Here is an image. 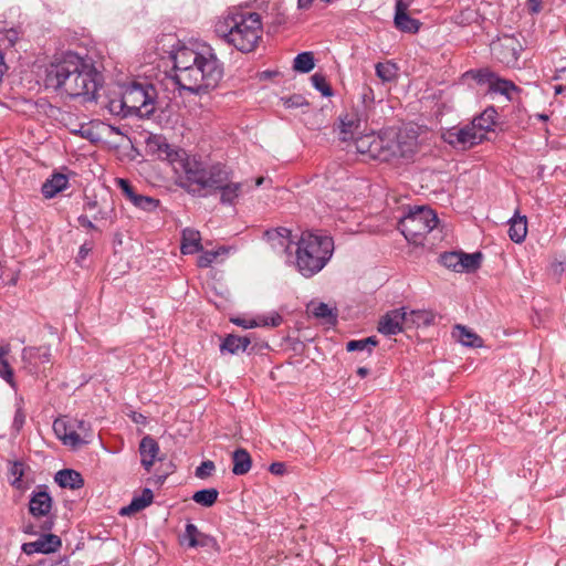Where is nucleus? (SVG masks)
Segmentation results:
<instances>
[{
	"label": "nucleus",
	"mask_w": 566,
	"mask_h": 566,
	"mask_svg": "<svg viewBox=\"0 0 566 566\" xmlns=\"http://www.w3.org/2000/svg\"><path fill=\"white\" fill-rule=\"evenodd\" d=\"M174 81L180 90L195 94L214 88L223 75V67L210 45L182 46L174 56Z\"/></svg>",
	"instance_id": "obj_1"
},
{
	"label": "nucleus",
	"mask_w": 566,
	"mask_h": 566,
	"mask_svg": "<svg viewBox=\"0 0 566 566\" xmlns=\"http://www.w3.org/2000/svg\"><path fill=\"white\" fill-rule=\"evenodd\" d=\"M46 83L71 97H82L84 102H93L97 99L103 75L91 57L66 52L49 66Z\"/></svg>",
	"instance_id": "obj_2"
},
{
	"label": "nucleus",
	"mask_w": 566,
	"mask_h": 566,
	"mask_svg": "<svg viewBox=\"0 0 566 566\" xmlns=\"http://www.w3.org/2000/svg\"><path fill=\"white\" fill-rule=\"evenodd\" d=\"M357 153L368 159L391 163L398 159H409L417 149L416 138L386 130L381 134H366L355 139Z\"/></svg>",
	"instance_id": "obj_3"
},
{
	"label": "nucleus",
	"mask_w": 566,
	"mask_h": 566,
	"mask_svg": "<svg viewBox=\"0 0 566 566\" xmlns=\"http://www.w3.org/2000/svg\"><path fill=\"white\" fill-rule=\"evenodd\" d=\"M217 34L238 51L252 52L262 38V22L259 13L237 12L227 15L216 24Z\"/></svg>",
	"instance_id": "obj_4"
},
{
	"label": "nucleus",
	"mask_w": 566,
	"mask_h": 566,
	"mask_svg": "<svg viewBox=\"0 0 566 566\" xmlns=\"http://www.w3.org/2000/svg\"><path fill=\"white\" fill-rule=\"evenodd\" d=\"M156 97L157 91L153 84L133 82L118 96L111 97L106 107L116 116L148 118L155 112Z\"/></svg>",
	"instance_id": "obj_5"
},
{
	"label": "nucleus",
	"mask_w": 566,
	"mask_h": 566,
	"mask_svg": "<svg viewBox=\"0 0 566 566\" xmlns=\"http://www.w3.org/2000/svg\"><path fill=\"white\" fill-rule=\"evenodd\" d=\"M334 251V241L328 235L303 232L296 250V266L302 275L311 277L328 262Z\"/></svg>",
	"instance_id": "obj_6"
},
{
	"label": "nucleus",
	"mask_w": 566,
	"mask_h": 566,
	"mask_svg": "<svg viewBox=\"0 0 566 566\" xmlns=\"http://www.w3.org/2000/svg\"><path fill=\"white\" fill-rule=\"evenodd\" d=\"M438 222V217L432 209L418 207L400 220L399 229L409 242L420 244L423 237L432 231Z\"/></svg>",
	"instance_id": "obj_7"
},
{
	"label": "nucleus",
	"mask_w": 566,
	"mask_h": 566,
	"mask_svg": "<svg viewBox=\"0 0 566 566\" xmlns=\"http://www.w3.org/2000/svg\"><path fill=\"white\" fill-rule=\"evenodd\" d=\"M186 178L191 185L198 186V189H191L192 192L207 190L202 196L218 191L222 186L232 179L231 170L227 166L217 164L208 169L186 168Z\"/></svg>",
	"instance_id": "obj_8"
},
{
	"label": "nucleus",
	"mask_w": 566,
	"mask_h": 566,
	"mask_svg": "<svg viewBox=\"0 0 566 566\" xmlns=\"http://www.w3.org/2000/svg\"><path fill=\"white\" fill-rule=\"evenodd\" d=\"M53 501L51 495L43 489L38 488L31 494L29 512L38 521H41L40 528L49 532L53 528L54 516L52 515Z\"/></svg>",
	"instance_id": "obj_9"
},
{
	"label": "nucleus",
	"mask_w": 566,
	"mask_h": 566,
	"mask_svg": "<svg viewBox=\"0 0 566 566\" xmlns=\"http://www.w3.org/2000/svg\"><path fill=\"white\" fill-rule=\"evenodd\" d=\"M522 46L518 40L512 35H504L491 43L493 56L501 63L513 66L518 60Z\"/></svg>",
	"instance_id": "obj_10"
},
{
	"label": "nucleus",
	"mask_w": 566,
	"mask_h": 566,
	"mask_svg": "<svg viewBox=\"0 0 566 566\" xmlns=\"http://www.w3.org/2000/svg\"><path fill=\"white\" fill-rule=\"evenodd\" d=\"M444 140L453 147L469 149L484 139L471 123L461 128H451L444 134Z\"/></svg>",
	"instance_id": "obj_11"
},
{
	"label": "nucleus",
	"mask_w": 566,
	"mask_h": 566,
	"mask_svg": "<svg viewBox=\"0 0 566 566\" xmlns=\"http://www.w3.org/2000/svg\"><path fill=\"white\" fill-rule=\"evenodd\" d=\"M51 348L46 345L29 346L22 350L23 368L29 374H38L41 367L51 364Z\"/></svg>",
	"instance_id": "obj_12"
},
{
	"label": "nucleus",
	"mask_w": 566,
	"mask_h": 566,
	"mask_svg": "<svg viewBox=\"0 0 566 566\" xmlns=\"http://www.w3.org/2000/svg\"><path fill=\"white\" fill-rule=\"evenodd\" d=\"M406 308H396L387 312L378 323V332L386 335H397L406 328Z\"/></svg>",
	"instance_id": "obj_13"
},
{
	"label": "nucleus",
	"mask_w": 566,
	"mask_h": 566,
	"mask_svg": "<svg viewBox=\"0 0 566 566\" xmlns=\"http://www.w3.org/2000/svg\"><path fill=\"white\" fill-rule=\"evenodd\" d=\"M394 22L398 30L408 33H417L421 25L419 20L408 14V4L403 0H398L396 3Z\"/></svg>",
	"instance_id": "obj_14"
},
{
	"label": "nucleus",
	"mask_w": 566,
	"mask_h": 566,
	"mask_svg": "<svg viewBox=\"0 0 566 566\" xmlns=\"http://www.w3.org/2000/svg\"><path fill=\"white\" fill-rule=\"evenodd\" d=\"M61 546V539L54 534H46L39 539L22 545L23 553L31 555L33 553L49 554L55 552Z\"/></svg>",
	"instance_id": "obj_15"
},
{
	"label": "nucleus",
	"mask_w": 566,
	"mask_h": 566,
	"mask_svg": "<svg viewBox=\"0 0 566 566\" xmlns=\"http://www.w3.org/2000/svg\"><path fill=\"white\" fill-rule=\"evenodd\" d=\"M265 239L270 242L273 250L280 253H286L290 250L292 240L291 231L280 227L264 232Z\"/></svg>",
	"instance_id": "obj_16"
},
{
	"label": "nucleus",
	"mask_w": 566,
	"mask_h": 566,
	"mask_svg": "<svg viewBox=\"0 0 566 566\" xmlns=\"http://www.w3.org/2000/svg\"><path fill=\"white\" fill-rule=\"evenodd\" d=\"M182 537L188 542L189 547H209L217 545L212 536L201 533L192 523L186 525Z\"/></svg>",
	"instance_id": "obj_17"
},
{
	"label": "nucleus",
	"mask_w": 566,
	"mask_h": 566,
	"mask_svg": "<svg viewBox=\"0 0 566 566\" xmlns=\"http://www.w3.org/2000/svg\"><path fill=\"white\" fill-rule=\"evenodd\" d=\"M139 453L142 457V465L145 468V470L150 471L159 453V446L155 439L146 436L139 443Z\"/></svg>",
	"instance_id": "obj_18"
},
{
	"label": "nucleus",
	"mask_w": 566,
	"mask_h": 566,
	"mask_svg": "<svg viewBox=\"0 0 566 566\" xmlns=\"http://www.w3.org/2000/svg\"><path fill=\"white\" fill-rule=\"evenodd\" d=\"M243 182H233L232 179L227 182V185L222 186L218 191L220 192V202L222 205L234 206L240 198V196L244 192Z\"/></svg>",
	"instance_id": "obj_19"
},
{
	"label": "nucleus",
	"mask_w": 566,
	"mask_h": 566,
	"mask_svg": "<svg viewBox=\"0 0 566 566\" xmlns=\"http://www.w3.org/2000/svg\"><path fill=\"white\" fill-rule=\"evenodd\" d=\"M55 482L61 488H69L71 490H77L84 485L82 475L72 469H64L55 474Z\"/></svg>",
	"instance_id": "obj_20"
},
{
	"label": "nucleus",
	"mask_w": 566,
	"mask_h": 566,
	"mask_svg": "<svg viewBox=\"0 0 566 566\" xmlns=\"http://www.w3.org/2000/svg\"><path fill=\"white\" fill-rule=\"evenodd\" d=\"M360 127V119L356 113H346L339 117V136L346 142L354 136Z\"/></svg>",
	"instance_id": "obj_21"
},
{
	"label": "nucleus",
	"mask_w": 566,
	"mask_h": 566,
	"mask_svg": "<svg viewBox=\"0 0 566 566\" xmlns=\"http://www.w3.org/2000/svg\"><path fill=\"white\" fill-rule=\"evenodd\" d=\"M497 112L494 107H488L484 112L474 117L471 122L472 125L476 128L478 133H481L483 139L485 138V134L493 129L495 125Z\"/></svg>",
	"instance_id": "obj_22"
},
{
	"label": "nucleus",
	"mask_w": 566,
	"mask_h": 566,
	"mask_svg": "<svg viewBox=\"0 0 566 566\" xmlns=\"http://www.w3.org/2000/svg\"><path fill=\"white\" fill-rule=\"evenodd\" d=\"M154 499L150 489H144L142 495L132 500L130 504L120 509L119 514L123 516L135 514L151 504Z\"/></svg>",
	"instance_id": "obj_23"
},
{
	"label": "nucleus",
	"mask_w": 566,
	"mask_h": 566,
	"mask_svg": "<svg viewBox=\"0 0 566 566\" xmlns=\"http://www.w3.org/2000/svg\"><path fill=\"white\" fill-rule=\"evenodd\" d=\"M406 328L429 326L433 323L434 314L426 310L406 311Z\"/></svg>",
	"instance_id": "obj_24"
},
{
	"label": "nucleus",
	"mask_w": 566,
	"mask_h": 566,
	"mask_svg": "<svg viewBox=\"0 0 566 566\" xmlns=\"http://www.w3.org/2000/svg\"><path fill=\"white\" fill-rule=\"evenodd\" d=\"M201 237L199 231L193 229H185L182 231V241H181V253L182 254H192L202 249V245L200 243Z\"/></svg>",
	"instance_id": "obj_25"
},
{
	"label": "nucleus",
	"mask_w": 566,
	"mask_h": 566,
	"mask_svg": "<svg viewBox=\"0 0 566 566\" xmlns=\"http://www.w3.org/2000/svg\"><path fill=\"white\" fill-rule=\"evenodd\" d=\"M69 185V179L63 174H53L50 179H48L42 185V193L45 198H53L55 195L64 190Z\"/></svg>",
	"instance_id": "obj_26"
},
{
	"label": "nucleus",
	"mask_w": 566,
	"mask_h": 566,
	"mask_svg": "<svg viewBox=\"0 0 566 566\" xmlns=\"http://www.w3.org/2000/svg\"><path fill=\"white\" fill-rule=\"evenodd\" d=\"M232 472L235 475L247 474L252 467L251 455L243 448H239L232 453Z\"/></svg>",
	"instance_id": "obj_27"
},
{
	"label": "nucleus",
	"mask_w": 566,
	"mask_h": 566,
	"mask_svg": "<svg viewBox=\"0 0 566 566\" xmlns=\"http://www.w3.org/2000/svg\"><path fill=\"white\" fill-rule=\"evenodd\" d=\"M527 234V221L524 216H514L510 220L509 237L515 243L524 241Z\"/></svg>",
	"instance_id": "obj_28"
},
{
	"label": "nucleus",
	"mask_w": 566,
	"mask_h": 566,
	"mask_svg": "<svg viewBox=\"0 0 566 566\" xmlns=\"http://www.w3.org/2000/svg\"><path fill=\"white\" fill-rule=\"evenodd\" d=\"M251 339L248 336L228 335L220 345L221 352L237 354L240 350L244 352L250 345Z\"/></svg>",
	"instance_id": "obj_29"
},
{
	"label": "nucleus",
	"mask_w": 566,
	"mask_h": 566,
	"mask_svg": "<svg viewBox=\"0 0 566 566\" xmlns=\"http://www.w3.org/2000/svg\"><path fill=\"white\" fill-rule=\"evenodd\" d=\"M453 337L462 345L468 347H481L482 339L472 331L468 329L462 325H457L452 333Z\"/></svg>",
	"instance_id": "obj_30"
},
{
	"label": "nucleus",
	"mask_w": 566,
	"mask_h": 566,
	"mask_svg": "<svg viewBox=\"0 0 566 566\" xmlns=\"http://www.w3.org/2000/svg\"><path fill=\"white\" fill-rule=\"evenodd\" d=\"M147 147L151 151L157 153V155L163 159L171 160L174 155H176L171 146L161 136H153L149 138Z\"/></svg>",
	"instance_id": "obj_31"
},
{
	"label": "nucleus",
	"mask_w": 566,
	"mask_h": 566,
	"mask_svg": "<svg viewBox=\"0 0 566 566\" xmlns=\"http://www.w3.org/2000/svg\"><path fill=\"white\" fill-rule=\"evenodd\" d=\"M308 311L326 324L335 325L337 322V310L329 307L326 303H312L308 305Z\"/></svg>",
	"instance_id": "obj_32"
},
{
	"label": "nucleus",
	"mask_w": 566,
	"mask_h": 566,
	"mask_svg": "<svg viewBox=\"0 0 566 566\" xmlns=\"http://www.w3.org/2000/svg\"><path fill=\"white\" fill-rule=\"evenodd\" d=\"M9 353V345L0 346V377L3 378L11 387H15L13 369L11 368L10 363L7 358Z\"/></svg>",
	"instance_id": "obj_33"
},
{
	"label": "nucleus",
	"mask_w": 566,
	"mask_h": 566,
	"mask_svg": "<svg viewBox=\"0 0 566 566\" xmlns=\"http://www.w3.org/2000/svg\"><path fill=\"white\" fill-rule=\"evenodd\" d=\"M517 90V86L512 81L500 78L496 75L489 87L490 92L500 93L505 95L507 98H511V93Z\"/></svg>",
	"instance_id": "obj_34"
},
{
	"label": "nucleus",
	"mask_w": 566,
	"mask_h": 566,
	"mask_svg": "<svg viewBox=\"0 0 566 566\" xmlns=\"http://www.w3.org/2000/svg\"><path fill=\"white\" fill-rule=\"evenodd\" d=\"M218 495H219V492H218L217 489H213V488H211V489H203V490L197 491L192 495V500L197 504H200V505H202L205 507H210L218 500Z\"/></svg>",
	"instance_id": "obj_35"
},
{
	"label": "nucleus",
	"mask_w": 566,
	"mask_h": 566,
	"mask_svg": "<svg viewBox=\"0 0 566 566\" xmlns=\"http://www.w3.org/2000/svg\"><path fill=\"white\" fill-rule=\"evenodd\" d=\"M315 66L314 55L312 52H303L296 55L293 63V69L301 73H308Z\"/></svg>",
	"instance_id": "obj_36"
},
{
	"label": "nucleus",
	"mask_w": 566,
	"mask_h": 566,
	"mask_svg": "<svg viewBox=\"0 0 566 566\" xmlns=\"http://www.w3.org/2000/svg\"><path fill=\"white\" fill-rule=\"evenodd\" d=\"M482 258L483 255L481 252H474L471 254L461 252V272H472L478 270L481 265Z\"/></svg>",
	"instance_id": "obj_37"
},
{
	"label": "nucleus",
	"mask_w": 566,
	"mask_h": 566,
	"mask_svg": "<svg viewBox=\"0 0 566 566\" xmlns=\"http://www.w3.org/2000/svg\"><path fill=\"white\" fill-rule=\"evenodd\" d=\"M9 475L11 479V485L18 490L25 489V484L22 481V476L24 475V464L20 461H15L11 463L9 469Z\"/></svg>",
	"instance_id": "obj_38"
},
{
	"label": "nucleus",
	"mask_w": 566,
	"mask_h": 566,
	"mask_svg": "<svg viewBox=\"0 0 566 566\" xmlns=\"http://www.w3.org/2000/svg\"><path fill=\"white\" fill-rule=\"evenodd\" d=\"M376 74L384 82H390L397 76V66L391 62L377 63Z\"/></svg>",
	"instance_id": "obj_39"
},
{
	"label": "nucleus",
	"mask_w": 566,
	"mask_h": 566,
	"mask_svg": "<svg viewBox=\"0 0 566 566\" xmlns=\"http://www.w3.org/2000/svg\"><path fill=\"white\" fill-rule=\"evenodd\" d=\"M461 252H447L441 255V263L457 272H461Z\"/></svg>",
	"instance_id": "obj_40"
},
{
	"label": "nucleus",
	"mask_w": 566,
	"mask_h": 566,
	"mask_svg": "<svg viewBox=\"0 0 566 566\" xmlns=\"http://www.w3.org/2000/svg\"><path fill=\"white\" fill-rule=\"evenodd\" d=\"M132 203L135 207L143 209L145 211H153L158 207L159 200H157L153 197L143 196V195L137 193L136 199H134L132 201Z\"/></svg>",
	"instance_id": "obj_41"
},
{
	"label": "nucleus",
	"mask_w": 566,
	"mask_h": 566,
	"mask_svg": "<svg viewBox=\"0 0 566 566\" xmlns=\"http://www.w3.org/2000/svg\"><path fill=\"white\" fill-rule=\"evenodd\" d=\"M311 81L313 86L322 93L323 96L329 97L333 95L332 87L326 81V77L321 73H315L312 75Z\"/></svg>",
	"instance_id": "obj_42"
},
{
	"label": "nucleus",
	"mask_w": 566,
	"mask_h": 566,
	"mask_svg": "<svg viewBox=\"0 0 566 566\" xmlns=\"http://www.w3.org/2000/svg\"><path fill=\"white\" fill-rule=\"evenodd\" d=\"M69 431L70 432L67 433V436L63 442L65 446H70L72 448H77L82 444H85V439L81 438V433L76 430L74 422Z\"/></svg>",
	"instance_id": "obj_43"
},
{
	"label": "nucleus",
	"mask_w": 566,
	"mask_h": 566,
	"mask_svg": "<svg viewBox=\"0 0 566 566\" xmlns=\"http://www.w3.org/2000/svg\"><path fill=\"white\" fill-rule=\"evenodd\" d=\"M73 422H67L63 419H56L54 422H53V430H54V433L56 434V437L62 440L64 442L67 433L70 432L69 430L71 429Z\"/></svg>",
	"instance_id": "obj_44"
},
{
	"label": "nucleus",
	"mask_w": 566,
	"mask_h": 566,
	"mask_svg": "<svg viewBox=\"0 0 566 566\" xmlns=\"http://www.w3.org/2000/svg\"><path fill=\"white\" fill-rule=\"evenodd\" d=\"M468 75H471L474 80H476L480 84H488L491 85V82L493 81L495 73L489 71L488 69L479 70V71H471L467 73Z\"/></svg>",
	"instance_id": "obj_45"
},
{
	"label": "nucleus",
	"mask_w": 566,
	"mask_h": 566,
	"mask_svg": "<svg viewBox=\"0 0 566 566\" xmlns=\"http://www.w3.org/2000/svg\"><path fill=\"white\" fill-rule=\"evenodd\" d=\"M214 470H216L214 463L211 460H206L196 469L195 474L199 479H207L212 475Z\"/></svg>",
	"instance_id": "obj_46"
},
{
	"label": "nucleus",
	"mask_w": 566,
	"mask_h": 566,
	"mask_svg": "<svg viewBox=\"0 0 566 566\" xmlns=\"http://www.w3.org/2000/svg\"><path fill=\"white\" fill-rule=\"evenodd\" d=\"M117 185L123 191L124 196L132 202L134 199H136L137 192L135 191L134 187L129 184L126 179H117Z\"/></svg>",
	"instance_id": "obj_47"
},
{
	"label": "nucleus",
	"mask_w": 566,
	"mask_h": 566,
	"mask_svg": "<svg viewBox=\"0 0 566 566\" xmlns=\"http://www.w3.org/2000/svg\"><path fill=\"white\" fill-rule=\"evenodd\" d=\"M218 255L219 253L217 251H206L198 258L197 264L199 268H208L214 262Z\"/></svg>",
	"instance_id": "obj_48"
},
{
	"label": "nucleus",
	"mask_w": 566,
	"mask_h": 566,
	"mask_svg": "<svg viewBox=\"0 0 566 566\" xmlns=\"http://www.w3.org/2000/svg\"><path fill=\"white\" fill-rule=\"evenodd\" d=\"M283 318L280 314L274 313L271 316H260L258 317V322L261 323L260 326H271V327H277L281 325Z\"/></svg>",
	"instance_id": "obj_49"
},
{
	"label": "nucleus",
	"mask_w": 566,
	"mask_h": 566,
	"mask_svg": "<svg viewBox=\"0 0 566 566\" xmlns=\"http://www.w3.org/2000/svg\"><path fill=\"white\" fill-rule=\"evenodd\" d=\"M75 428L81 433V438L85 439V444L90 442L92 438V431L90 424L84 420H75Z\"/></svg>",
	"instance_id": "obj_50"
},
{
	"label": "nucleus",
	"mask_w": 566,
	"mask_h": 566,
	"mask_svg": "<svg viewBox=\"0 0 566 566\" xmlns=\"http://www.w3.org/2000/svg\"><path fill=\"white\" fill-rule=\"evenodd\" d=\"M24 422H25V413L21 407H18L14 418H13L12 427L17 431H20L21 428L23 427Z\"/></svg>",
	"instance_id": "obj_51"
},
{
	"label": "nucleus",
	"mask_w": 566,
	"mask_h": 566,
	"mask_svg": "<svg viewBox=\"0 0 566 566\" xmlns=\"http://www.w3.org/2000/svg\"><path fill=\"white\" fill-rule=\"evenodd\" d=\"M232 322L235 325L244 327V328H252V327L261 325V323L258 322V318L256 319L234 318V319H232Z\"/></svg>",
	"instance_id": "obj_52"
},
{
	"label": "nucleus",
	"mask_w": 566,
	"mask_h": 566,
	"mask_svg": "<svg viewBox=\"0 0 566 566\" xmlns=\"http://www.w3.org/2000/svg\"><path fill=\"white\" fill-rule=\"evenodd\" d=\"M348 352L364 350L367 349L364 339L350 340L346 345Z\"/></svg>",
	"instance_id": "obj_53"
},
{
	"label": "nucleus",
	"mask_w": 566,
	"mask_h": 566,
	"mask_svg": "<svg viewBox=\"0 0 566 566\" xmlns=\"http://www.w3.org/2000/svg\"><path fill=\"white\" fill-rule=\"evenodd\" d=\"M363 103L365 106H369L374 102V92L370 87L365 86L361 93Z\"/></svg>",
	"instance_id": "obj_54"
},
{
	"label": "nucleus",
	"mask_w": 566,
	"mask_h": 566,
	"mask_svg": "<svg viewBox=\"0 0 566 566\" xmlns=\"http://www.w3.org/2000/svg\"><path fill=\"white\" fill-rule=\"evenodd\" d=\"M270 472L275 475H282L285 472V464L282 462H274L270 465Z\"/></svg>",
	"instance_id": "obj_55"
},
{
	"label": "nucleus",
	"mask_w": 566,
	"mask_h": 566,
	"mask_svg": "<svg viewBox=\"0 0 566 566\" xmlns=\"http://www.w3.org/2000/svg\"><path fill=\"white\" fill-rule=\"evenodd\" d=\"M286 107H294L300 106L303 104V97L302 96H294L285 99L284 102Z\"/></svg>",
	"instance_id": "obj_56"
},
{
	"label": "nucleus",
	"mask_w": 566,
	"mask_h": 566,
	"mask_svg": "<svg viewBox=\"0 0 566 566\" xmlns=\"http://www.w3.org/2000/svg\"><path fill=\"white\" fill-rule=\"evenodd\" d=\"M92 250L86 243L82 244L78 251L77 261L84 260Z\"/></svg>",
	"instance_id": "obj_57"
},
{
	"label": "nucleus",
	"mask_w": 566,
	"mask_h": 566,
	"mask_svg": "<svg viewBox=\"0 0 566 566\" xmlns=\"http://www.w3.org/2000/svg\"><path fill=\"white\" fill-rule=\"evenodd\" d=\"M363 339H364L366 348L369 352L371 350L373 347L377 346V344H378V340L375 336H370V337L363 338Z\"/></svg>",
	"instance_id": "obj_58"
},
{
	"label": "nucleus",
	"mask_w": 566,
	"mask_h": 566,
	"mask_svg": "<svg viewBox=\"0 0 566 566\" xmlns=\"http://www.w3.org/2000/svg\"><path fill=\"white\" fill-rule=\"evenodd\" d=\"M530 4H531V12L533 13H538L542 9L541 7V0H528Z\"/></svg>",
	"instance_id": "obj_59"
},
{
	"label": "nucleus",
	"mask_w": 566,
	"mask_h": 566,
	"mask_svg": "<svg viewBox=\"0 0 566 566\" xmlns=\"http://www.w3.org/2000/svg\"><path fill=\"white\" fill-rule=\"evenodd\" d=\"M78 222H80V224L82 227L90 228V229H94L95 228L94 224L92 223V221L87 217H85V216H81L78 218Z\"/></svg>",
	"instance_id": "obj_60"
},
{
	"label": "nucleus",
	"mask_w": 566,
	"mask_h": 566,
	"mask_svg": "<svg viewBox=\"0 0 566 566\" xmlns=\"http://www.w3.org/2000/svg\"><path fill=\"white\" fill-rule=\"evenodd\" d=\"M313 0H297L298 9H308L312 4Z\"/></svg>",
	"instance_id": "obj_61"
},
{
	"label": "nucleus",
	"mask_w": 566,
	"mask_h": 566,
	"mask_svg": "<svg viewBox=\"0 0 566 566\" xmlns=\"http://www.w3.org/2000/svg\"><path fill=\"white\" fill-rule=\"evenodd\" d=\"M357 374H358V376L364 378V377H366L369 374V370L366 367H359L357 369Z\"/></svg>",
	"instance_id": "obj_62"
},
{
	"label": "nucleus",
	"mask_w": 566,
	"mask_h": 566,
	"mask_svg": "<svg viewBox=\"0 0 566 566\" xmlns=\"http://www.w3.org/2000/svg\"><path fill=\"white\" fill-rule=\"evenodd\" d=\"M96 207H97V201H95V200H91V201L86 202V208L90 210L95 209Z\"/></svg>",
	"instance_id": "obj_63"
},
{
	"label": "nucleus",
	"mask_w": 566,
	"mask_h": 566,
	"mask_svg": "<svg viewBox=\"0 0 566 566\" xmlns=\"http://www.w3.org/2000/svg\"><path fill=\"white\" fill-rule=\"evenodd\" d=\"M263 181H264V178H263V177H259V178H256V179H255V186H256V187L261 186V185L263 184Z\"/></svg>",
	"instance_id": "obj_64"
}]
</instances>
